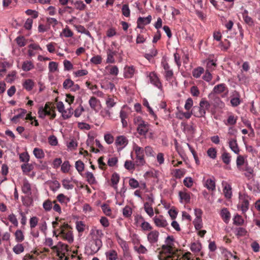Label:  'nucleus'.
<instances>
[{
  "mask_svg": "<svg viewBox=\"0 0 260 260\" xmlns=\"http://www.w3.org/2000/svg\"><path fill=\"white\" fill-rule=\"evenodd\" d=\"M199 107H193L192 113L197 117H204L206 114V110H208L210 107L209 102L202 99L199 104Z\"/></svg>",
  "mask_w": 260,
  "mask_h": 260,
  "instance_id": "nucleus-1",
  "label": "nucleus"
},
{
  "mask_svg": "<svg viewBox=\"0 0 260 260\" xmlns=\"http://www.w3.org/2000/svg\"><path fill=\"white\" fill-rule=\"evenodd\" d=\"M134 150L136 154V163L138 166H143L145 164L144 159V149L143 148L135 145Z\"/></svg>",
  "mask_w": 260,
  "mask_h": 260,
  "instance_id": "nucleus-2",
  "label": "nucleus"
},
{
  "mask_svg": "<svg viewBox=\"0 0 260 260\" xmlns=\"http://www.w3.org/2000/svg\"><path fill=\"white\" fill-rule=\"evenodd\" d=\"M239 199L241 204L238 205V208H240L243 213H245L249 209V200H251V198L247 194L241 195L240 193Z\"/></svg>",
  "mask_w": 260,
  "mask_h": 260,
  "instance_id": "nucleus-3",
  "label": "nucleus"
},
{
  "mask_svg": "<svg viewBox=\"0 0 260 260\" xmlns=\"http://www.w3.org/2000/svg\"><path fill=\"white\" fill-rule=\"evenodd\" d=\"M56 107L58 111L61 113L62 116L64 119L70 118L73 114V109L71 107L68 108L69 111L68 114H67V111L64 109V105L61 101L57 103Z\"/></svg>",
  "mask_w": 260,
  "mask_h": 260,
  "instance_id": "nucleus-4",
  "label": "nucleus"
},
{
  "mask_svg": "<svg viewBox=\"0 0 260 260\" xmlns=\"http://www.w3.org/2000/svg\"><path fill=\"white\" fill-rule=\"evenodd\" d=\"M52 249L56 251L57 256L59 255V253L65 255L66 252L68 251V245L61 242H59L56 245L52 247Z\"/></svg>",
  "mask_w": 260,
  "mask_h": 260,
  "instance_id": "nucleus-5",
  "label": "nucleus"
},
{
  "mask_svg": "<svg viewBox=\"0 0 260 260\" xmlns=\"http://www.w3.org/2000/svg\"><path fill=\"white\" fill-rule=\"evenodd\" d=\"M150 82L159 89H161L162 85L156 74L154 72H150L148 76Z\"/></svg>",
  "mask_w": 260,
  "mask_h": 260,
  "instance_id": "nucleus-6",
  "label": "nucleus"
},
{
  "mask_svg": "<svg viewBox=\"0 0 260 260\" xmlns=\"http://www.w3.org/2000/svg\"><path fill=\"white\" fill-rule=\"evenodd\" d=\"M160 253L165 254L169 258L173 257L176 255V251H177V250L174 249V248L168 246L162 245Z\"/></svg>",
  "mask_w": 260,
  "mask_h": 260,
  "instance_id": "nucleus-7",
  "label": "nucleus"
},
{
  "mask_svg": "<svg viewBox=\"0 0 260 260\" xmlns=\"http://www.w3.org/2000/svg\"><path fill=\"white\" fill-rule=\"evenodd\" d=\"M161 64L165 70V77L166 80L168 81H171L174 74L173 70L170 69V67L167 62H162Z\"/></svg>",
  "mask_w": 260,
  "mask_h": 260,
  "instance_id": "nucleus-8",
  "label": "nucleus"
},
{
  "mask_svg": "<svg viewBox=\"0 0 260 260\" xmlns=\"http://www.w3.org/2000/svg\"><path fill=\"white\" fill-rule=\"evenodd\" d=\"M150 125L148 122H143L137 126V131L141 136H145L149 130Z\"/></svg>",
  "mask_w": 260,
  "mask_h": 260,
  "instance_id": "nucleus-9",
  "label": "nucleus"
},
{
  "mask_svg": "<svg viewBox=\"0 0 260 260\" xmlns=\"http://www.w3.org/2000/svg\"><path fill=\"white\" fill-rule=\"evenodd\" d=\"M159 235V233L157 231H152L147 235V240L151 244H154L157 242Z\"/></svg>",
  "mask_w": 260,
  "mask_h": 260,
  "instance_id": "nucleus-10",
  "label": "nucleus"
},
{
  "mask_svg": "<svg viewBox=\"0 0 260 260\" xmlns=\"http://www.w3.org/2000/svg\"><path fill=\"white\" fill-rule=\"evenodd\" d=\"M153 220L155 225L158 227L165 228L168 225L167 220L163 218L162 215H160L159 217L155 216Z\"/></svg>",
  "mask_w": 260,
  "mask_h": 260,
  "instance_id": "nucleus-11",
  "label": "nucleus"
},
{
  "mask_svg": "<svg viewBox=\"0 0 260 260\" xmlns=\"http://www.w3.org/2000/svg\"><path fill=\"white\" fill-rule=\"evenodd\" d=\"M38 114L39 115V117L44 119L46 115L51 116V119H53L55 118L56 116V113L54 110H53V113L51 112H45L44 110H43V107H41L39 109Z\"/></svg>",
  "mask_w": 260,
  "mask_h": 260,
  "instance_id": "nucleus-12",
  "label": "nucleus"
},
{
  "mask_svg": "<svg viewBox=\"0 0 260 260\" xmlns=\"http://www.w3.org/2000/svg\"><path fill=\"white\" fill-rule=\"evenodd\" d=\"M35 85L34 81L30 79L25 80L22 83L23 88L28 91H31L34 88Z\"/></svg>",
  "mask_w": 260,
  "mask_h": 260,
  "instance_id": "nucleus-13",
  "label": "nucleus"
},
{
  "mask_svg": "<svg viewBox=\"0 0 260 260\" xmlns=\"http://www.w3.org/2000/svg\"><path fill=\"white\" fill-rule=\"evenodd\" d=\"M128 142V141L125 136H119L116 137L115 143L116 146L125 147L127 145Z\"/></svg>",
  "mask_w": 260,
  "mask_h": 260,
  "instance_id": "nucleus-14",
  "label": "nucleus"
},
{
  "mask_svg": "<svg viewBox=\"0 0 260 260\" xmlns=\"http://www.w3.org/2000/svg\"><path fill=\"white\" fill-rule=\"evenodd\" d=\"M231 149L236 154H238L240 151L239 148L235 139H231L229 142Z\"/></svg>",
  "mask_w": 260,
  "mask_h": 260,
  "instance_id": "nucleus-15",
  "label": "nucleus"
},
{
  "mask_svg": "<svg viewBox=\"0 0 260 260\" xmlns=\"http://www.w3.org/2000/svg\"><path fill=\"white\" fill-rule=\"evenodd\" d=\"M59 234H60L62 236L63 238L67 240L69 243H71L73 242V236L72 233L71 231H69L67 233H65V231L62 229L60 230Z\"/></svg>",
  "mask_w": 260,
  "mask_h": 260,
  "instance_id": "nucleus-16",
  "label": "nucleus"
},
{
  "mask_svg": "<svg viewBox=\"0 0 260 260\" xmlns=\"http://www.w3.org/2000/svg\"><path fill=\"white\" fill-rule=\"evenodd\" d=\"M220 215L223 220L225 223H228L231 217V214L227 208H224L222 209L221 211Z\"/></svg>",
  "mask_w": 260,
  "mask_h": 260,
  "instance_id": "nucleus-17",
  "label": "nucleus"
},
{
  "mask_svg": "<svg viewBox=\"0 0 260 260\" xmlns=\"http://www.w3.org/2000/svg\"><path fill=\"white\" fill-rule=\"evenodd\" d=\"M35 66L32 62L30 61H24L22 64V69L23 71L28 72L33 69Z\"/></svg>",
  "mask_w": 260,
  "mask_h": 260,
  "instance_id": "nucleus-18",
  "label": "nucleus"
},
{
  "mask_svg": "<svg viewBox=\"0 0 260 260\" xmlns=\"http://www.w3.org/2000/svg\"><path fill=\"white\" fill-rule=\"evenodd\" d=\"M18 111H20V113L14 116L11 119V121L15 123H17L18 122V119L19 118H23L27 112L26 110L21 108L18 109Z\"/></svg>",
  "mask_w": 260,
  "mask_h": 260,
  "instance_id": "nucleus-19",
  "label": "nucleus"
},
{
  "mask_svg": "<svg viewBox=\"0 0 260 260\" xmlns=\"http://www.w3.org/2000/svg\"><path fill=\"white\" fill-rule=\"evenodd\" d=\"M102 246V242L99 238L94 240V245H91V249L94 252H98Z\"/></svg>",
  "mask_w": 260,
  "mask_h": 260,
  "instance_id": "nucleus-20",
  "label": "nucleus"
},
{
  "mask_svg": "<svg viewBox=\"0 0 260 260\" xmlns=\"http://www.w3.org/2000/svg\"><path fill=\"white\" fill-rule=\"evenodd\" d=\"M22 191L23 193L27 194L28 195H30L31 193V185L30 183L26 180L23 182V185L22 186Z\"/></svg>",
  "mask_w": 260,
  "mask_h": 260,
  "instance_id": "nucleus-21",
  "label": "nucleus"
},
{
  "mask_svg": "<svg viewBox=\"0 0 260 260\" xmlns=\"http://www.w3.org/2000/svg\"><path fill=\"white\" fill-rule=\"evenodd\" d=\"M223 191L226 198L230 199L231 198L232 195V187L229 184L226 183V184L223 188Z\"/></svg>",
  "mask_w": 260,
  "mask_h": 260,
  "instance_id": "nucleus-22",
  "label": "nucleus"
},
{
  "mask_svg": "<svg viewBox=\"0 0 260 260\" xmlns=\"http://www.w3.org/2000/svg\"><path fill=\"white\" fill-rule=\"evenodd\" d=\"M179 196L181 200H184L186 203H189L190 200L189 193L180 191L179 192Z\"/></svg>",
  "mask_w": 260,
  "mask_h": 260,
  "instance_id": "nucleus-23",
  "label": "nucleus"
},
{
  "mask_svg": "<svg viewBox=\"0 0 260 260\" xmlns=\"http://www.w3.org/2000/svg\"><path fill=\"white\" fill-rule=\"evenodd\" d=\"M106 255L109 260H116L118 258L117 253L115 250H110L106 252Z\"/></svg>",
  "mask_w": 260,
  "mask_h": 260,
  "instance_id": "nucleus-24",
  "label": "nucleus"
},
{
  "mask_svg": "<svg viewBox=\"0 0 260 260\" xmlns=\"http://www.w3.org/2000/svg\"><path fill=\"white\" fill-rule=\"evenodd\" d=\"M120 177L117 173H114L111 177V181L113 184V187L116 189L117 188V184L119 182Z\"/></svg>",
  "mask_w": 260,
  "mask_h": 260,
  "instance_id": "nucleus-25",
  "label": "nucleus"
},
{
  "mask_svg": "<svg viewBox=\"0 0 260 260\" xmlns=\"http://www.w3.org/2000/svg\"><path fill=\"white\" fill-rule=\"evenodd\" d=\"M151 15H148L146 17H140L138 18L137 20V23H142L143 25H147L149 24L151 22Z\"/></svg>",
  "mask_w": 260,
  "mask_h": 260,
  "instance_id": "nucleus-26",
  "label": "nucleus"
},
{
  "mask_svg": "<svg viewBox=\"0 0 260 260\" xmlns=\"http://www.w3.org/2000/svg\"><path fill=\"white\" fill-rule=\"evenodd\" d=\"M21 168L23 173H28L32 170L34 166L32 164L25 163L23 164L21 166Z\"/></svg>",
  "mask_w": 260,
  "mask_h": 260,
  "instance_id": "nucleus-27",
  "label": "nucleus"
},
{
  "mask_svg": "<svg viewBox=\"0 0 260 260\" xmlns=\"http://www.w3.org/2000/svg\"><path fill=\"white\" fill-rule=\"evenodd\" d=\"M204 69L203 68L201 67H198L193 70L192 73V76L196 78H198L204 73Z\"/></svg>",
  "mask_w": 260,
  "mask_h": 260,
  "instance_id": "nucleus-28",
  "label": "nucleus"
},
{
  "mask_svg": "<svg viewBox=\"0 0 260 260\" xmlns=\"http://www.w3.org/2000/svg\"><path fill=\"white\" fill-rule=\"evenodd\" d=\"M135 68L133 66L128 67L126 69L124 73V76L125 78H130L133 77L135 73Z\"/></svg>",
  "mask_w": 260,
  "mask_h": 260,
  "instance_id": "nucleus-29",
  "label": "nucleus"
},
{
  "mask_svg": "<svg viewBox=\"0 0 260 260\" xmlns=\"http://www.w3.org/2000/svg\"><path fill=\"white\" fill-rule=\"evenodd\" d=\"M85 177L87 178V182L90 184H93L96 183V180L93 174L90 172H87L85 174Z\"/></svg>",
  "mask_w": 260,
  "mask_h": 260,
  "instance_id": "nucleus-30",
  "label": "nucleus"
},
{
  "mask_svg": "<svg viewBox=\"0 0 260 260\" xmlns=\"http://www.w3.org/2000/svg\"><path fill=\"white\" fill-rule=\"evenodd\" d=\"M225 85L223 83H221L214 86L213 91L216 93H221L225 90Z\"/></svg>",
  "mask_w": 260,
  "mask_h": 260,
  "instance_id": "nucleus-31",
  "label": "nucleus"
},
{
  "mask_svg": "<svg viewBox=\"0 0 260 260\" xmlns=\"http://www.w3.org/2000/svg\"><path fill=\"white\" fill-rule=\"evenodd\" d=\"M205 186L209 189L214 190L215 189V181L212 179H208L206 180Z\"/></svg>",
  "mask_w": 260,
  "mask_h": 260,
  "instance_id": "nucleus-32",
  "label": "nucleus"
},
{
  "mask_svg": "<svg viewBox=\"0 0 260 260\" xmlns=\"http://www.w3.org/2000/svg\"><path fill=\"white\" fill-rule=\"evenodd\" d=\"M233 223L236 225H241L244 223V219L241 215L237 214L233 219Z\"/></svg>",
  "mask_w": 260,
  "mask_h": 260,
  "instance_id": "nucleus-33",
  "label": "nucleus"
},
{
  "mask_svg": "<svg viewBox=\"0 0 260 260\" xmlns=\"http://www.w3.org/2000/svg\"><path fill=\"white\" fill-rule=\"evenodd\" d=\"M15 236L16 241L18 242H21L24 239V236L23 232L20 230H18L15 232Z\"/></svg>",
  "mask_w": 260,
  "mask_h": 260,
  "instance_id": "nucleus-34",
  "label": "nucleus"
},
{
  "mask_svg": "<svg viewBox=\"0 0 260 260\" xmlns=\"http://www.w3.org/2000/svg\"><path fill=\"white\" fill-rule=\"evenodd\" d=\"M202 248L201 244L199 242L192 243L190 246V250L193 252H199Z\"/></svg>",
  "mask_w": 260,
  "mask_h": 260,
  "instance_id": "nucleus-35",
  "label": "nucleus"
},
{
  "mask_svg": "<svg viewBox=\"0 0 260 260\" xmlns=\"http://www.w3.org/2000/svg\"><path fill=\"white\" fill-rule=\"evenodd\" d=\"M245 162V159L242 155H239L236 159V164L237 168L240 171H243V169L241 168L242 165H244Z\"/></svg>",
  "mask_w": 260,
  "mask_h": 260,
  "instance_id": "nucleus-36",
  "label": "nucleus"
},
{
  "mask_svg": "<svg viewBox=\"0 0 260 260\" xmlns=\"http://www.w3.org/2000/svg\"><path fill=\"white\" fill-rule=\"evenodd\" d=\"M115 54L114 51H113L111 49H108L107 52V62L108 63H113L114 62V55Z\"/></svg>",
  "mask_w": 260,
  "mask_h": 260,
  "instance_id": "nucleus-37",
  "label": "nucleus"
},
{
  "mask_svg": "<svg viewBox=\"0 0 260 260\" xmlns=\"http://www.w3.org/2000/svg\"><path fill=\"white\" fill-rule=\"evenodd\" d=\"M174 240V237L173 236H168L165 240V244L162 245L163 246H168L170 247L173 248L174 244L173 241Z\"/></svg>",
  "mask_w": 260,
  "mask_h": 260,
  "instance_id": "nucleus-38",
  "label": "nucleus"
},
{
  "mask_svg": "<svg viewBox=\"0 0 260 260\" xmlns=\"http://www.w3.org/2000/svg\"><path fill=\"white\" fill-rule=\"evenodd\" d=\"M75 167L78 172L81 174V172L84 169V164L81 160H78L75 163Z\"/></svg>",
  "mask_w": 260,
  "mask_h": 260,
  "instance_id": "nucleus-39",
  "label": "nucleus"
},
{
  "mask_svg": "<svg viewBox=\"0 0 260 260\" xmlns=\"http://www.w3.org/2000/svg\"><path fill=\"white\" fill-rule=\"evenodd\" d=\"M74 82L70 78L66 79L63 83V87L68 89L69 88H71L73 85H74Z\"/></svg>",
  "mask_w": 260,
  "mask_h": 260,
  "instance_id": "nucleus-40",
  "label": "nucleus"
},
{
  "mask_svg": "<svg viewBox=\"0 0 260 260\" xmlns=\"http://www.w3.org/2000/svg\"><path fill=\"white\" fill-rule=\"evenodd\" d=\"M34 154L37 158H42L44 157V153L41 149L35 148L34 149Z\"/></svg>",
  "mask_w": 260,
  "mask_h": 260,
  "instance_id": "nucleus-41",
  "label": "nucleus"
},
{
  "mask_svg": "<svg viewBox=\"0 0 260 260\" xmlns=\"http://www.w3.org/2000/svg\"><path fill=\"white\" fill-rule=\"evenodd\" d=\"M71 165L68 160L64 161L61 165V170L63 173H68L70 169Z\"/></svg>",
  "mask_w": 260,
  "mask_h": 260,
  "instance_id": "nucleus-42",
  "label": "nucleus"
},
{
  "mask_svg": "<svg viewBox=\"0 0 260 260\" xmlns=\"http://www.w3.org/2000/svg\"><path fill=\"white\" fill-rule=\"evenodd\" d=\"M194 226L197 230H199L202 228V220L201 218H196L193 221Z\"/></svg>",
  "mask_w": 260,
  "mask_h": 260,
  "instance_id": "nucleus-43",
  "label": "nucleus"
},
{
  "mask_svg": "<svg viewBox=\"0 0 260 260\" xmlns=\"http://www.w3.org/2000/svg\"><path fill=\"white\" fill-rule=\"evenodd\" d=\"M99 100L95 97L92 96L89 100V104L92 110H95Z\"/></svg>",
  "mask_w": 260,
  "mask_h": 260,
  "instance_id": "nucleus-44",
  "label": "nucleus"
},
{
  "mask_svg": "<svg viewBox=\"0 0 260 260\" xmlns=\"http://www.w3.org/2000/svg\"><path fill=\"white\" fill-rule=\"evenodd\" d=\"M13 250L16 254H18L24 251V247L21 244H17L13 247Z\"/></svg>",
  "mask_w": 260,
  "mask_h": 260,
  "instance_id": "nucleus-45",
  "label": "nucleus"
},
{
  "mask_svg": "<svg viewBox=\"0 0 260 260\" xmlns=\"http://www.w3.org/2000/svg\"><path fill=\"white\" fill-rule=\"evenodd\" d=\"M17 44L19 47H23L26 45V40L23 36H19L16 39Z\"/></svg>",
  "mask_w": 260,
  "mask_h": 260,
  "instance_id": "nucleus-46",
  "label": "nucleus"
},
{
  "mask_svg": "<svg viewBox=\"0 0 260 260\" xmlns=\"http://www.w3.org/2000/svg\"><path fill=\"white\" fill-rule=\"evenodd\" d=\"M122 213L124 217H129L132 214V209L130 207L126 206L123 209Z\"/></svg>",
  "mask_w": 260,
  "mask_h": 260,
  "instance_id": "nucleus-47",
  "label": "nucleus"
},
{
  "mask_svg": "<svg viewBox=\"0 0 260 260\" xmlns=\"http://www.w3.org/2000/svg\"><path fill=\"white\" fill-rule=\"evenodd\" d=\"M222 159L226 165L229 164L231 161V156L229 153L226 152H223L222 154Z\"/></svg>",
  "mask_w": 260,
  "mask_h": 260,
  "instance_id": "nucleus-48",
  "label": "nucleus"
},
{
  "mask_svg": "<svg viewBox=\"0 0 260 260\" xmlns=\"http://www.w3.org/2000/svg\"><path fill=\"white\" fill-rule=\"evenodd\" d=\"M19 159L22 162H27L29 159V156L27 152H23L19 155Z\"/></svg>",
  "mask_w": 260,
  "mask_h": 260,
  "instance_id": "nucleus-49",
  "label": "nucleus"
},
{
  "mask_svg": "<svg viewBox=\"0 0 260 260\" xmlns=\"http://www.w3.org/2000/svg\"><path fill=\"white\" fill-rule=\"evenodd\" d=\"M134 249L139 254H145L147 252V249H146V248L142 244H141L139 247L135 246Z\"/></svg>",
  "mask_w": 260,
  "mask_h": 260,
  "instance_id": "nucleus-50",
  "label": "nucleus"
},
{
  "mask_svg": "<svg viewBox=\"0 0 260 260\" xmlns=\"http://www.w3.org/2000/svg\"><path fill=\"white\" fill-rule=\"evenodd\" d=\"M122 14L125 17H128L130 15V10L129 9L128 5H123L122 7Z\"/></svg>",
  "mask_w": 260,
  "mask_h": 260,
  "instance_id": "nucleus-51",
  "label": "nucleus"
},
{
  "mask_svg": "<svg viewBox=\"0 0 260 260\" xmlns=\"http://www.w3.org/2000/svg\"><path fill=\"white\" fill-rule=\"evenodd\" d=\"M70 181L68 179H63L62 181V184L63 187L67 189H71L74 187L73 184H70Z\"/></svg>",
  "mask_w": 260,
  "mask_h": 260,
  "instance_id": "nucleus-52",
  "label": "nucleus"
},
{
  "mask_svg": "<svg viewBox=\"0 0 260 260\" xmlns=\"http://www.w3.org/2000/svg\"><path fill=\"white\" fill-rule=\"evenodd\" d=\"M48 142L51 146H56L58 144L57 138L54 135H51L48 137Z\"/></svg>",
  "mask_w": 260,
  "mask_h": 260,
  "instance_id": "nucleus-53",
  "label": "nucleus"
},
{
  "mask_svg": "<svg viewBox=\"0 0 260 260\" xmlns=\"http://www.w3.org/2000/svg\"><path fill=\"white\" fill-rule=\"evenodd\" d=\"M124 167L128 170H133L135 169V164L131 160H126L125 161Z\"/></svg>",
  "mask_w": 260,
  "mask_h": 260,
  "instance_id": "nucleus-54",
  "label": "nucleus"
},
{
  "mask_svg": "<svg viewBox=\"0 0 260 260\" xmlns=\"http://www.w3.org/2000/svg\"><path fill=\"white\" fill-rule=\"evenodd\" d=\"M216 150L214 148H210L207 151L208 156L211 158L214 159L216 157Z\"/></svg>",
  "mask_w": 260,
  "mask_h": 260,
  "instance_id": "nucleus-55",
  "label": "nucleus"
},
{
  "mask_svg": "<svg viewBox=\"0 0 260 260\" xmlns=\"http://www.w3.org/2000/svg\"><path fill=\"white\" fill-rule=\"evenodd\" d=\"M141 227L143 231H150L152 229V227L148 222L143 221L141 224Z\"/></svg>",
  "mask_w": 260,
  "mask_h": 260,
  "instance_id": "nucleus-56",
  "label": "nucleus"
},
{
  "mask_svg": "<svg viewBox=\"0 0 260 260\" xmlns=\"http://www.w3.org/2000/svg\"><path fill=\"white\" fill-rule=\"evenodd\" d=\"M62 34L66 38L72 37L73 36V32L68 27H66L63 29L62 34H61L60 35Z\"/></svg>",
  "mask_w": 260,
  "mask_h": 260,
  "instance_id": "nucleus-57",
  "label": "nucleus"
},
{
  "mask_svg": "<svg viewBox=\"0 0 260 260\" xmlns=\"http://www.w3.org/2000/svg\"><path fill=\"white\" fill-rule=\"evenodd\" d=\"M43 206L45 211H49L52 208V204L51 202L48 200L44 202Z\"/></svg>",
  "mask_w": 260,
  "mask_h": 260,
  "instance_id": "nucleus-58",
  "label": "nucleus"
},
{
  "mask_svg": "<svg viewBox=\"0 0 260 260\" xmlns=\"http://www.w3.org/2000/svg\"><path fill=\"white\" fill-rule=\"evenodd\" d=\"M84 111V109L83 107L81 105H80V106L75 109L74 111V116L76 117H79Z\"/></svg>",
  "mask_w": 260,
  "mask_h": 260,
  "instance_id": "nucleus-59",
  "label": "nucleus"
},
{
  "mask_svg": "<svg viewBox=\"0 0 260 260\" xmlns=\"http://www.w3.org/2000/svg\"><path fill=\"white\" fill-rule=\"evenodd\" d=\"M236 231V235L238 236H244L247 234V231L246 230V229L245 228L241 227L237 228Z\"/></svg>",
  "mask_w": 260,
  "mask_h": 260,
  "instance_id": "nucleus-60",
  "label": "nucleus"
},
{
  "mask_svg": "<svg viewBox=\"0 0 260 260\" xmlns=\"http://www.w3.org/2000/svg\"><path fill=\"white\" fill-rule=\"evenodd\" d=\"M74 5L76 8L79 10H83L86 8V5L84 4L82 1H76Z\"/></svg>",
  "mask_w": 260,
  "mask_h": 260,
  "instance_id": "nucleus-61",
  "label": "nucleus"
},
{
  "mask_svg": "<svg viewBox=\"0 0 260 260\" xmlns=\"http://www.w3.org/2000/svg\"><path fill=\"white\" fill-rule=\"evenodd\" d=\"M9 220L15 226H17L18 224V220L16 217V216L12 213L8 216Z\"/></svg>",
  "mask_w": 260,
  "mask_h": 260,
  "instance_id": "nucleus-62",
  "label": "nucleus"
},
{
  "mask_svg": "<svg viewBox=\"0 0 260 260\" xmlns=\"http://www.w3.org/2000/svg\"><path fill=\"white\" fill-rule=\"evenodd\" d=\"M102 209L103 211V212L106 215H110L111 213V210L110 208V207L106 204H104L102 206Z\"/></svg>",
  "mask_w": 260,
  "mask_h": 260,
  "instance_id": "nucleus-63",
  "label": "nucleus"
},
{
  "mask_svg": "<svg viewBox=\"0 0 260 260\" xmlns=\"http://www.w3.org/2000/svg\"><path fill=\"white\" fill-rule=\"evenodd\" d=\"M104 139L106 143L108 144H112L114 141V137L110 134H105L104 136Z\"/></svg>",
  "mask_w": 260,
  "mask_h": 260,
  "instance_id": "nucleus-64",
  "label": "nucleus"
}]
</instances>
